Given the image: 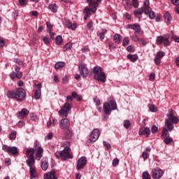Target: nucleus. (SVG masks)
<instances>
[{
	"mask_svg": "<svg viewBox=\"0 0 179 179\" xmlns=\"http://www.w3.org/2000/svg\"><path fill=\"white\" fill-rule=\"evenodd\" d=\"M142 178L143 179H152V176H150V174L149 173V172L148 171H145L143 172Z\"/></svg>",
	"mask_w": 179,
	"mask_h": 179,
	"instance_id": "nucleus-31",
	"label": "nucleus"
},
{
	"mask_svg": "<svg viewBox=\"0 0 179 179\" xmlns=\"http://www.w3.org/2000/svg\"><path fill=\"white\" fill-rule=\"evenodd\" d=\"M59 127L61 129H69V127H71V122H69V119H62L60 121Z\"/></svg>",
	"mask_w": 179,
	"mask_h": 179,
	"instance_id": "nucleus-16",
	"label": "nucleus"
},
{
	"mask_svg": "<svg viewBox=\"0 0 179 179\" xmlns=\"http://www.w3.org/2000/svg\"><path fill=\"white\" fill-rule=\"evenodd\" d=\"M72 110V105L68 102H66L63 107L59 111V115L60 117H68L69 115V111Z\"/></svg>",
	"mask_w": 179,
	"mask_h": 179,
	"instance_id": "nucleus-7",
	"label": "nucleus"
},
{
	"mask_svg": "<svg viewBox=\"0 0 179 179\" xmlns=\"http://www.w3.org/2000/svg\"><path fill=\"white\" fill-rule=\"evenodd\" d=\"M64 150L55 153L56 157L64 161L68 160V159H73V155L71 153V143L69 141H64Z\"/></svg>",
	"mask_w": 179,
	"mask_h": 179,
	"instance_id": "nucleus-1",
	"label": "nucleus"
},
{
	"mask_svg": "<svg viewBox=\"0 0 179 179\" xmlns=\"http://www.w3.org/2000/svg\"><path fill=\"white\" fill-rule=\"evenodd\" d=\"M93 101H94L96 106H100V104H101L100 99H99V98H97V96H94L93 99Z\"/></svg>",
	"mask_w": 179,
	"mask_h": 179,
	"instance_id": "nucleus-50",
	"label": "nucleus"
},
{
	"mask_svg": "<svg viewBox=\"0 0 179 179\" xmlns=\"http://www.w3.org/2000/svg\"><path fill=\"white\" fill-rule=\"evenodd\" d=\"M17 126L18 127V128H22V127H24V122L19 121Z\"/></svg>",
	"mask_w": 179,
	"mask_h": 179,
	"instance_id": "nucleus-59",
	"label": "nucleus"
},
{
	"mask_svg": "<svg viewBox=\"0 0 179 179\" xmlns=\"http://www.w3.org/2000/svg\"><path fill=\"white\" fill-rule=\"evenodd\" d=\"M78 69L80 71V75H82L83 78H87V76H89V69H87V67H86L85 64H81L78 66Z\"/></svg>",
	"mask_w": 179,
	"mask_h": 179,
	"instance_id": "nucleus-17",
	"label": "nucleus"
},
{
	"mask_svg": "<svg viewBox=\"0 0 179 179\" xmlns=\"http://www.w3.org/2000/svg\"><path fill=\"white\" fill-rule=\"evenodd\" d=\"M155 64H156V65H160V64H162V59H160L159 57H155Z\"/></svg>",
	"mask_w": 179,
	"mask_h": 179,
	"instance_id": "nucleus-46",
	"label": "nucleus"
},
{
	"mask_svg": "<svg viewBox=\"0 0 179 179\" xmlns=\"http://www.w3.org/2000/svg\"><path fill=\"white\" fill-rule=\"evenodd\" d=\"M107 33V29H102L101 32L98 34L99 37L100 38V40L103 41L104 40L105 34Z\"/></svg>",
	"mask_w": 179,
	"mask_h": 179,
	"instance_id": "nucleus-32",
	"label": "nucleus"
},
{
	"mask_svg": "<svg viewBox=\"0 0 179 179\" xmlns=\"http://www.w3.org/2000/svg\"><path fill=\"white\" fill-rule=\"evenodd\" d=\"M55 41L57 45H61V44H62V36H57L55 38Z\"/></svg>",
	"mask_w": 179,
	"mask_h": 179,
	"instance_id": "nucleus-35",
	"label": "nucleus"
},
{
	"mask_svg": "<svg viewBox=\"0 0 179 179\" xmlns=\"http://www.w3.org/2000/svg\"><path fill=\"white\" fill-rule=\"evenodd\" d=\"M30 15H32V16H35L36 17H37V16H38V12L33 10L30 12Z\"/></svg>",
	"mask_w": 179,
	"mask_h": 179,
	"instance_id": "nucleus-61",
	"label": "nucleus"
},
{
	"mask_svg": "<svg viewBox=\"0 0 179 179\" xmlns=\"http://www.w3.org/2000/svg\"><path fill=\"white\" fill-rule=\"evenodd\" d=\"M169 131H170V130H169V128H168V127H164V128L163 129L162 134V136L163 139H164V138H167V137L169 136Z\"/></svg>",
	"mask_w": 179,
	"mask_h": 179,
	"instance_id": "nucleus-29",
	"label": "nucleus"
},
{
	"mask_svg": "<svg viewBox=\"0 0 179 179\" xmlns=\"http://www.w3.org/2000/svg\"><path fill=\"white\" fill-rule=\"evenodd\" d=\"M54 138V134L52 133H49L45 137V141H50Z\"/></svg>",
	"mask_w": 179,
	"mask_h": 179,
	"instance_id": "nucleus-41",
	"label": "nucleus"
},
{
	"mask_svg": "<svg viewBox=\"0 0 179 179\" xmlns=\"http://www.w3.org/2000/svg\"><path fill=\"white\" fill-rule=\"evenodd\" d=\"M86 164H87V159L86 157H81L77 162V170H82V169H85V166H86Z\"/></svg>",
	"mask_w": 179,
	"mask_h": 179,
	"instance_id": "nucleus-14",
	"label": "nucleus"
},
{
	"mask_svg": "<svg viewBox=\"0 0 179 179\" xmlns=\"http://www.w3.org/2000/svg\"><path fill=\"white\" fill-rule=\"evenodd\" d=\"M72 97H73L74 99H76L78 101H81L82 99H83L82 95L78 94V93H76V92H72Z\"/></svg>",
	"mask_w": 179,
	"mask_h": 179,
	"instance_id": "nucleus-30",
	"label": "nucleus"
},
{
	"mask_svg": "<svg viewBox=\"0 0 179 179\" xmlns=\"http://www.w3.org/2000/svg\"><path fill=\"white\" fill-rule=\"evenodd\" d=\"M120 163V159H118V158H115L113 160V166H117V164H118Z\"/></svg>",
	"mask_w": 179,
	"mask_h": 179,
	"instance_id": "nucleus-55",
	"label": "nucleus"
},
{
	"mask_svg": "<svg viewBox=\"0 0 179 179\" xmlns=\"http://www.w3.org/2000/svg\"><path fill=\"white\" fill-rule=\"evenodd\" d=\"M57 172H55V170H52L50 172H48L44 174V179H58L57 177Z\"/></svg>",
	"mask_w": 179,
	"mask_h": 179,
	"instance_id": "nucleus-18",
	"label": "nucleus"
},
{
	"mask_svg": "<svg viewBox=\"0 0 179 179\" xmlns=\"http://www.w3.org/2000/svg\"><path fill=\"white\" fill-rule=\"evenodd\" d=\"M144 10H145L144 8L142 7L137 10H135L134 13L135 16H137V15H142L143 13Z\"/></svg>",
	"mask_w": 179,
	"mask_h": 179,
	"instance_id": "nucleus-33",
	"label": "nucleus"
},
{
	"mask_svg": "<svg viewBox=\"0 0 179 179\" xmlns=\"http://www.w3.org/2000/svg\"><path fill=\"white\" fill-rule=\"evenodd\" d=\"M48 9L51 10L53 13H57V10H58V7L57 6V4H50L48 6Z\"/></svg>",
	"mask_w": 179,
	"mask_h": 179,
	"instance_id": "nucleus-27",
	"label": "nucleus"
},
{
	"mask_svg": "<svg viewBox=\"0 0 179 179\" xmlns=\"http://www.w3.org/2000/svg\"><path fill=\"white\" fill-rule=\"evenodd\" d=\"M143 5L145 8H149V5H150V3L149 2V0H145Z\"/></svg>",
	"mask_w": 179,
	"mask_h": 179,
	"instance_id": "nucleus-60",
	"label": "nucleus"
},
{
	"mask_svg": "<svg viewBox=\"0 0 179 179\" xmlns=\"http://www.w3.org/2000/svg\"><path fill=\"white\" fill-rule=\"evenodd\" d=\"M72 48V45L71 43H66L64 47V51H68V50H71Z\"/></svg>",
	"mask_w": 179,
	"mask_h": 179,
	"instance_id": "nucleus-44",
	"label": "nucleus"
},
{
	"mask_svg": "<svg viewBox=\"0 0 179 179\" xmlns=\"http://www.w3.org/2000/svg\"><path fill=\"white\" fill-rule=\"evenodd\" d=\"M100 136V130L99 129H94L90 136V139L87 141L88 143L96 142Z\"/></svg>",
	"mask_w": 179,
	"mask_h": 179,
	"instance_id": "nucleus-11",
	"label": "nucleus"
},
{
	"mask_svg": "<svg viewBox=\"0 0 179 179\" xmlns=\"http://www.w3.org/2000/svg\"><path fill=\"white\" fill-rule=\"evenodd\" d=\"M26 156L28 157L27 159V164H35L36 162L34 161V149L29 148L27 149L26 151Z\"/></svg>",
	"mask_w": 179,
	"mask_h": 179,
	"instance_id": "nucleus-8",
	"label": "nucleus"
},
{
	"mask_svg": "<svg viewBox=\"0 0 179 179\" xmlns=\"http://www.w3.org/2000/svg\"><path fill=\"white\" fill-rule=\"evenodd\" d=\"M129 29H131L132 30H135L137 33H139L141 31V25L138 24H129L128 25Z\"/></svg>",
	"mask_w": 179,
	"mask_h": 179,
	"instance_id": "nucleus-22",
	"label": "nucleus"
},
{
	"mask_svg": "<svg viewBox=\"0 0 179 179\" xmlns=\"http://www.w3.org/2000/svg\"><path fill=\"white\" fill-rule=\"evenodd\" d=\"M36 87L38 90H36L35 92L34 97L35 99H40V97H41V87H42L41 83H38L36 85Z\"/></svg>",
	"mask_w": 179,
	"mask_h": 179,
	"instance_id": "nucleus-20",
	"label": "nucleus"
},
{
	"mask_svg": "<svg viewBox=\"0 0 179 179\" xmlns=\"http://www.w3.org/2000/svg\"><path fill=\"white\" fill-rule=\"evenodd\" d=\"M94 79L98 80V82H102L105 83L107 78L106 77V73L103 72V69L100 66H95L93 69Z\"/></svg>",
	"mask_w": 179,
	"mask_h": 179,
	"instance_id": "nucleus-5",
	"label": "nucleus"
},
{
	"mask_svg": "<svg viewBox=\"0 0 179 179\" xmlns=\"http://www.w3.org/2000/svg\"><path fill=\"white\" fill-rule=\"evenodd\" d=\"M101 1L103 0H87L89 7H86L84 9V13L85 15H89V12L96 13L97 8H99V2H101Z\"/></svg>",
	"mask_w": 179,
	"mask_h": 179,
	"instance_id": "nucleus-6",
	"label": "nucleus"
},
{
	"mask_svg": "<svg viewBox=\"0 0 179 179\" xmlns=\"http://www.w3.org/2000/svg\"><path fill=\"white\" fill-rule=\"evenodd\" d=\"M22 76L23 73H22L21 71L15 73V78H17V79H22Z\"/></svg>",
	"mask_w": 179,
	"mask_h": 179,
	"instance_id": "nucleus-48",
	"label": "nucleus"
},
{
	"mask_svg": "<svg viewBox=\"0 0 179 179\" xmlns=\"http://www.w3.org/2000/svg\"><path fill=\"white\" fill-rule=\"evenodd\" d=\"M158 128H157V127H156V125H153L152 127V128H151V132L152 133V134H156V132H157V131H158Z\"/></svg>",
	"mask_w": 179,
	"mask_h": 179,
	"instance_id": "nucleus-53",
	"label": "nucleus"
},
{
	"mask_svg": "<svg viewBox=\"0 0 179 179\" xmlns=\"http://www.w3.org/2000/svg\"><path fill=\"white\" fill-rule=\"evenodd\" d=\"M128 44H129V38L125 37V38L123 39L122 45H123L124 47H127V45H128Z\"/></svg>",
	"mask_w": 179,
	"mask_h": 179,
	"instance_id": "nucleus-38",
	"label": "nucleus"
},
{
	"mask_svg": "<svg viewBox=\"0 0 179 179\" xmlns=\"http://www.w3.org/2000/svg\"><path fill=\"white\" fill-rule=\"evenodd\" d=\"M156 43L158 45H162V44H164V45H165V47L170 45V41H169V38L164 37L163 36H157Z\"/></svg>",
	"mask_w": 179,
	"mask_h": 179,
	"instance_id": "nucleus-12",
	"label": "nucleus"
},
{
	"mask_svg": "<svg viewBox=\"0 0 179 179\" xmlns=\"http://www.w3.org/2000/svg\"><path fill=\"white\" fill-rule=\"evenodd\" d=\"M65 27H67V29H71V26L72 25V22L71 21H66L64 23Z\"/></svg>",
	"mask_w": 179,
	"mask_h": 179,
	"instance_id": "nucleus-54",
	"label": "nucleus"
},
{
	"mask_svg": "<svg viewBox=\"0 0 179 179\" xmlns=\"http://www.w3.org/2000/svg\"><path fill=\"white\" fill-rule=\"evenodd\" d=\"M65 66V62H58L55 64V69L58 70L61 69V68H64Z\"/></svg>",
	"mask_w": 179,
	"mask_h": 179,
	"instance_id": "nucleus-28",
	"label": "nucleus"
},
{
	"mask_svg": "<svg viewBox=\"0 0 179 179\" xmlns=\"http://www.w3.org/2000/svg\"><path fill=\"white\" fill-rule=\"evenodd\" d=\"M127 50L129 52H134V47L132 45H129L127 46Z\"/></svg>",
	"mask_w": 179,
	"mask_h": 179,
	"instance_id": "nucleus-57",
	"label": "nucleus"
},
{
	"mask_svg": "<svg viewBox=\"0 0 179 179\" xmlns=\"http://www.w3.org/2000/svg\"><path fill=\"white\" fill-rule=\"evenodd\" d=\"M34 148L36 149V160H41V157H43V148L40 146V144L38 142L34 143Z\"/></svg>",
	"mask_w": 179,
	"mask_h": 179,
	"instance_id": "nucleus-15",
	"label": "nucleus"
},
{
	"mask_svg": "<svg viewBox=\"0 0 179 179\" xmlns=\"http://www.w3.org/2000/svg\"><path fill=\"white\" fill-rule=\"evenodd\" d=\"M151 175L153 179H160L164 175V171L160 168H155L152 170Z\"/></svg>",
	"mask_w": 179,
	"mask_h": 179,
	"instance_id": "nucleus-10",
	"label": "nucleus"
},
{
	"mask_svg": "<svg viewBox=\"0 0 179 179\" xmlns=\"http://www.w3.org/2000/svg\"><path fill=\"white\" fill-rule=\"evenodd\" d=\"M155 78H156V74L155 73H151L150 75V80H154Z\"/></svg>",
	"mask_w": 179,
	"mask_h": 179,
	"instance_id": "nucleus-63",
	"label": "nucleus"
},
{
	"mask_svg": "<svg viewBox=\"0 0 179 179\" xmlns=\"http://www.w3.org/2000/svg\"><path fill=\"white\" fill-rule=\"evenodd\" d=\"M19 113V117L20 118H24V117H27L29 115V110L26 108H23L21 110V111L18 112Z\"/></svg>",
	"mask_w": 179,
	"mask_h": 179,
	"instance_id": "nucleus-23",
	"label": "nucleus"
},
{
	"mask_svg": "<svg viewBox=\"0 0 179 179\" xmlns=\"http://www.w3.org/2000/svg\"><path fill=\"white\" fill-rule=\"evenodd\" d=\"M65 138L66 139H71V138H72V131H71V130L67 129Z\"/></svg>",
	"mask_w": 179,
	"mask_h": 179,
	"instance_id": "nucleus-39",
	"label": "nucleus"
},
{
	"mask_svg": "<svg viewBox=\"0 0 179 179\" xmlns=\"http://www.w3.org/2000/svg\"><path fill=\"white\" fill-rule=\"evenodd\" d=\"M103 146L106 148L107 150H108L109 149H111V144H110V143L107 141H103Z\"/></svg>",
	"mask_w": 179,
	"mask_h": 179,
	"instance_id": "nucleus-49",
	"label": "nucleus"
},
{
	"mask_svg": "<svg viewBox=\"0 0 179 179\" xmlns=\"http://www.w3.org/2000/svg\"><path fill=\"white\" fill-rule=\"evenodd\" d=\"M27 165L29 167L30 179L37 178V177H38V173H37L34 164H27Z\"/></svg>",
	"mask_w": 179,
	"mask_h": 179,
	"instance_id": "nucleus-13",
	"label": "nucleus"
},
{
	"mask_svg": "<svg viewBox=\"0 0 179 179\" xmlns=\"http://www.w3.org/2000/svg\"><path fill=\"white\" fill-rule=\"evenodd\" d=\"M138 135H146V136H149L150 135V129L149 127H141L139 129Z\"/></svg>",
	"mask_w": 179,
	"mask_h": 179,
	"instance_id": "nucleus-19",
	"label": "nucleus"
},
{
	"mask_svg": "<svg viewBox=\"0 0 179 179\" xmlns=\"http://www.w3.org/2000/svg\"><path fill=\"white\" fill-rule=\"evenodd\" d=\"M131 3L134 8H138V6H139V2L138 0H131Z\"/></svg>",
	"mask_w": 179,
	"mask_h": 179,
	"instance_id": "nucleus-47",
	"label": "nucleus"
},
{
	"mask_svg": "<svg viewBox=\"0 0 179 179\" xmlns=\"http://www.w3.org/2000/svg\"><path fill=\"white\" fill-rule=\"evenodd\" d=\"M151 11H152V8H150V7H145L144 8L145 15H149Z\"/></svg>",
	"mask_w": 179,
	"mask_h": 179,
	"instance_id": "nucleus-43",
	"label": "nucleus"
},
{
	"mask_svg": "<svg viewBox=\"0 0 179 179\" xmlns=\"http://www.w3.org/2000/svg\"><path fill=\"white\" fill-rule=\"evenodd\" d=\"M127 59H129L131 62H136V61H138V56L137 55L129 54L127 55Z\"/></svg>",
	"mask_w": 179,
	"mask_h": 179,
	"instance_id": "nucleus-25",
	"label": "nucleus"
},
{
	"mask_svg": "<svg viewBox=\"0 0 179 179\" xmlns=\"http://www.w3.org/2000/svg\"><path fill=\"white\" fill-rule=\"evenodd\" d=\"M164 17L165 22H166V24L169 26V24L171 23V20H173V17L171 16V14H170V13L169 12H166L164 15Z\"/></svg>",
	"mask_w": 179,
	"mask_h": 179,
	"instance_id": "nucleus-21",
	"label": "nucleus"
},
{
	"mask_svg": "<svg viewBox=\"0 0 179 179\" xmlns=\"http://www.w3.org/2000/svg\"><path fill=\"white\" fill-rule=\"evenodd\" d=\"M7 96L8 99H15L17 101H23L26 99V90L20 87L17 88L15 92L8 91Z\"/></svg>",
	"mask_w": 179,
	"mask_h": 179,
	"instance_id": "nucleus-2",
	"label": "nucleus"
},
{
	"mask_svg": "<svg viewBox=\"0 0 179 179\" xmlns=\"http://www.w3.org/2000/svg\"><path fill=\"white\" fill-rule=\"evenodd\" d=\"M130 126H131V122L129 120H124V128L128 129V128H129Z\"/></svg>",
	"mask_w": 179,
	"mask_h": 179,
	"instance_id": "nucleus-42",
	"label": "nucleus"
},
{
	"mask_svg": "<svg viewBox=\"0 0 179 179\" xmlns=\"http://www.w3.org/2000/svg\"><path fill=\"white\" fill-rule=\"evenodd\" d=\"M20 5L24 6L27 3V0H19Z\"/></svg>",
	"mask_w": 179,
	"mask_h": 179,
	"instance_id": "nucleus-56",
	"label": "nucleus"
},
{
	"mask_svg": "<svg viewBox=\"0 0 179 179\" xmlns=\"http://www.w3.org/2000/svg\"><path fill=\"white\" fill-rule=\"evenodd\" d=\"M166 117H168V119H166L165 120V127L169 128V131H171L174 129L173 124H178L179 120L174 115V111L173 109H169Z\"/></svg>",
	"mask_w": 179,
	"mask_h": 179,
	"instance_id": "nucleus-3",
	"label": "nucleus"
},
{
	"mask_svg": "<svg viewBox=\"0 0 179 179\" xmlns=\"http://www.w3.org/2000/svg\"><path fill=\"white\" fill-rule=\"evenodd\" d=\"M148 108L151 113H156L157 111V107L153 104L148 105Z\"/></svg>",
	"mask_w": 179,
	"mask_h": 179,
	"instance_id": "nucleus-34",
	"label": "nucleus"
},
{
	"mask_svg": "<svg viewBox=\"0 0 179 179\" xmlns=\"http://www.w3.org/2000/svg\"><path fill=\"white\" fill-rule=\"evenodd\" d=\"M164 52L163 51H159L157 53L156 56L157 58H159L162 59V58H163V57H164Z\"/></svg>",
	"mask_w": 179,
	"mask_h": 179,
	"instance_id": "nucleus-40",
	"label": "nucleus"
},
{
	"mask_svg": "<svg viewBox=\"0 0 179 179\" xmlns=\"http://www.w3.org/2000/svg\"><path fill=\"white\" fill-rule=\"evenodd\" d=\"M58 125V120L57 119H53L52 122V127H57Z\"/></svg>",
	"mask_w": 179,
	"mask_h": 179,
	"instance_id": "nucleus-58",
	"label": "nucleus"
},
{
	"mask_svg": "<svg viewBox=\"0 0 179 179\" xmlns=\"http://www.w3.org/2000/svg\"><path fill=\"white\" fill-rule=\"evenodd\" d=\"M171 2L175 6H178L179 5V0H171Z\"/></svg>",
	"mask_w": 179,
	"mask_h": 179,
	"instance_id": "nucleus-64",
	"label": "nucleus"
},
{
	"mask_svg": "<svg viewBox=\"0 0 179 179\" xmlns=\"http://www.w3.org/2000/svg\"><path fill=\"white\" fill-rule=\"evenodd\" d=\"M41 169L43 170V171H46V170L48 169V160L45 159L42 161Z\"/></svg>",
	"mask_w": 179,
	"mask_h": 179,
	"instance_id": "nucleus-26",
	"label": "nucleus"
},
{
	"mask_svg": "<svg viewBox=\"0 0 179 179\" xmlns=\"http://www.w3.org/2000/svg\"><path fill=\"white\" fill-rule=\"evenodd\" d=\"M142 157L144 159V160H148V159H149V154L146 152H143L142 153Z\"/></svg>",
	"mask_w": 179,
	"mask_h": 179,
	"instance_id": "nucleus-51",
	"label": "nucleus"
},
{
	"mask_svg": "<svg viewBox=\"0 0 179 179\" xmlns=\"http://www.w3.org/2000/svg\"><path fill=\"white\" fill-rule=\"evenodd\" d=\"M2 150H4V152H7L8 155H13V156H15L16 155H18L19 152L17 151V148L15 146H8V145H3Z\"/></svg>",
	"mask_w": 179,
	"mask_h": 179,
	"instance_id": "nucleus-9",
	"label": "nucleus"
},
{
	"mask_svg": "<svg viewBox=\"0 0 179 179\" xmlns=\"http://www.w3.org/2000/svg\"><path fill=\"white\" fill-rule=\"evenodd\" d=\"M43 43H45V44H50L51 43V39H50V38L45 36L43 38Z\"/></svg>",
	"mask_w": 179,
	"mask_h": 179,
	"instance_id": "nucleus-45",
	"label": "nucleus"
},
{
	"mask_svg": "<svg viewBox=\"0 0 179 179\" xmlns=\"http://www.w3.org/2000/svg\"><path fill=\"white\" fill-rule=\"evenodd\" d=\"M113 40L115 43H117V44H120L122 40V36L118 34H115L113 36Z\"/></svg>",
	"mask_w": 179,
	"mask_h": 179,
	"instance_id": "nucleus-24",
	"label": "nucleus"
},
{
	"mask_svg": "<svg viewBox=\"0 0 179 179\" xmlns=\"http://www.w3.org/2000/svg\"><path fill=\"white\" fill-rule=\"evenodd\" d=\"M148 15H149L150 19H151V20H153V19H155V18H156V14L155 13L154 11H151V12L150 13V14H148Z\"/></svg>",
	"mask_w": 179,
	"mask_h": 179,
	"instance_id": "nucleus-52",
	"label": "nucleus"
},
{
	"mask_svg": "<svg viewBox=\"0 0 179 179\" xmlns=\"http://www.w3.org/2000/svg\"><path fill=\"white\" fill-rule=\"evenodd\" d=\"M173 140L170 136L165 137L164 138V143H166V145H169V143H171V142H173Z\"/></svg>",
	"mask_w": 179,
	"mask_h": 179,
	"instance_id": "nucleus-37",
	"label": "nucleus"
},
{
	"mask_svg": "<svg viewBox=\"0 0 179 179\" xmlns=\"http://www.w3.org/2000/svg\"><path fill=\"white\" fill-rule=\"evenodd\" d=\"M0 47L1 48L5 47V41H3L2 38H0Z\"/></svg>",
	"mask_w": 179,
	"mask_h": 179,
	"instance_id": "nucleus-62",
	"label": "nucleus"
},
{
	"mask_svg": "<svg viewBox=\"0 0 179 179\" xmlns=\"http://www.w3.org/2000/svg\"><path fill=\"white\" fill-rule=\"evenodd\" d=\"M117 102L113 98H109L108 101L103 103V110L106 115H110L111 114V111H114V110H117Z\"/></svg>",
	"mask_w": 179,
	"mask_h": 179,
	"instance_id": "nucleus-4",
	"label": "nucleus"
},
{
	"mask_svg": "<svg viewBox=\"0 0 179 179\" xmlns=\"http://www.w3.org/2000/svg\"><path fill=\"white\" fill-rule=\"evenodd\" d=\"M17 132L16 131H13L12 133L10 134L9 135V139L10 141H15V139H16V135H17Z\"/></svg>",
	"mask_w": 179,
	"mask_h": 179,
	"instance_id": "nucleus-36",
	"label": "nucleus"
}]
</instances>
